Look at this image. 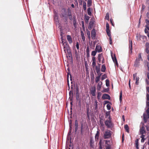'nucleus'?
Segmentation results:
<instances>
[{
	"label": "nucleus",
	"instance_id": "obj_1",
	"mask_svg": "<svg viewBox=\"0 0 149 149\" xmlns=\"http://www.w3.org/2000/svg\"><path fill=\"white\" fill-rule=\"evenodd\" d=\"M143 60L141 57V53H139L138 54V56L136 58L134 62V66L135 67H138L140 65V61H143Z\"/></svg>",
	"mask_w": 149,
	"mask_h": 149
},
{
	"label": "nucleus",
	"instance_id": "obj_2",
	"mask_svg": "<svg viewBox=\"0 0 149 149\" xmlns=\"http://www.w3.org/2000/svg\"><path fill=\"white\" fill-rule=\"evenodd\" d=\"M109 120H107L104 122L105 125L108 128H112L113 126V124L111 120L110 117H109Z\"/></svg>",
	"mask_w": 149,
	"mask_h": 149
},
{
	"label": "nucleus",
	"instance_id": "obj_3",
	"mask_svg": "<svg viewBox=\"0 0 149 149\" xmlns=\"http://www.w3.org/2000/svg\"><path fill=\"white\" fill-rule=\"evenodd\" d=\"M61 16L62 17H64L65 19L67 20L68 17V11H66L65 8H63L61 10Z\"/></svg>",
	"mask_w": 149,
	"mask_h": 149
},
{
	"label": "nucleus",
	"instance_id": "obj_4",
	"mask_svg": "<svg viewBox=\"0 0 149 149\" xmlns=\"http://www.w3.org/2000/svg\"><path fill=\"white\" fill-rule=\"evenodd\" d=\"M111 136V131L108 130L105 132L104 134V139H109Z\"/></svg>",
	"mask_w": 149,
	"mask_h": 149
},
{
	"label": "nucleus",
	"instance_id": "obj_5",
	"mask_svg": "<svg viewBox=\"0 0 149 149\" xmlns=\"http://www.w3.org/2000/svg\"><path fill=\"white\" fill-rule=\"evenodd\" d=\"M137 73H135L133 75V80H136V84L137 85L139 83V77L137 76Z\"/></svg>",
	"mask_w": 149,
	"mask_h": 149
},
{
	"label": "nucleus",
	"instance_id": "obj_6",
	"mask_svg": "<svg viewBox=\"0 0 149 149\" xmlns=\"http://www.w3.org/2000/svg\"><path fill=\"white\" fill-rule=\"evenodd\" d=\"M96 88L95 87H92L90 91V94H91L93 96H95Z\"/></svg>",
	"mask_w": 149,
	"mask_h": 149
},
{
	"label": "nucleus",
	"instance_id": "obj_7",
	"mask_svg": "<svg viewBox=\"0 0 149 149\" xmlns=\"http://www.w3.org/2000/svg\"><path fill=\"white\" fill-rule=\"evenodd\" d=\"M94 101L93 102V107L94 109L97 111L98 108L97 103H98V102H97V100L96 99H94Z\"/></svg>",
	"mask_w": 149,
	"mask_h": 149
},
{
	"label": "nucleus",
	"instance_id": "obj_8",
	"mask_svg": "<svg viewBox=\"0 0 149 149\" xmlns=\"http://www.w3.org/2000/svg\"><path fill=\"white\" fill-rule=\"evenodd\" d=\"M98 59L99 63L101 62V61H102V63H104V59L102 54H99L98 56Z\"/></svg>",
	"mask_w": 149,
	"mask_h": 149
},
{
	"label": "nucleus",
	"instance_id": "obj_9",
	"mask_svg": "<svg viewBox=\"0 0 149 149\" xmlns=\"http://www.w3.org/2000/svg\"><path fill=\"white\" fill-rule=\"evenodd\" d=\"M68 16L69 17V19L72 20V13L71 10L70 8H68Z\"/></svg>",
	"mask_w": 149,
	"mask_h": 149
},
{
	"label": "nucleus",
	"instance_id": "obj_10",
	"mask_svg": "<svg viewBox=\"0 0 149 149\" xmlns=\"http://www.w3.org/2000/svg\"><path fill=\"white\" fill-rule=\"evenodd\" d=\"M102 98L104 100L108 99L110 100V97L109 95L107 94H104L102 96Z\"/></svg>",
	"mask_w": 149,
	"mask_h": 149
},
{
	"label": "nucleus",
	"instance_id": "obj_11",
	"mask_svg": "<svg viewBox=\"0 0 149 149\" xmlns=\"http://www.w3.org/2000/svg\"><path fill=\"white\" fill-rule=\"evenodd\" d=\"M54 20L55 21H58V14L56 11H54Z\"/></svg>",
	"mask_w": 149,
	"mask_h": 149
},
{
	"label": "nucleus",
	"instance_id": "obj_12",
	"mask_svg": "<svg viewBox=\"0 0 149 149\" xmlns=\"http://www.w3.org/2000/svg\"><path fill=\"white\" fill-rule=\"evenodd\" d=\"M91 34L92 39H94L96 36V32L95 29H93L92 30Z\"/></svg>",
	"mask_w": 149,
	"mask_h": 149
},
{
	"label": "nucleus",
	"instance_id": "obj_13",
	"mask_svg": "<svg viewBox=\"0 0 149 149\" xmlns=\"http://www.w3.org/2000/svg\"><path fill=\"white\" fill-rule=\"evenodd\" d=\"M95 50L98 52H100L102 51V48L100 45H97L95 48Z\"/></svg>",
	"mask_w": 149,
	"mask_h": 149
},
{
	"label": "nucleus",
	"instance_id": "obj_14",
	"mask_svg": "<svg viewBox=\"0 0 149 149\" xmlns=\"http://www.w3.org/2000/svg\"><path fill=\"white\" fill-rule=\"evenodd\" d=\"M67 38L70 44H71L72 43V39L70 36L69 35H67Z\"/></svg>",
	"mask_w": 149,
	"mask_h": 149
},
{
	"label": "nucleus",
	"instance_id": "obj_15",
	"mask_svg": "<svg viewBox=\"0 0 149 149\" xmlns=\"http://www.w3.org/2000/svg\"><path fill=\"white\" fill-rule=\"evenodd\" d=\"M111 57L112 59V60L113 62L115 63L116 64H118V63L117 61V60L116 58V57L115 56V54L114 55H112L111 54Z\"/></svg>",
	"mask_w": 149,
	"mask_h": 149
},
{
	"label": "nucleus",
	"instance_id": "obj_16",
	"mask_svg": "<svg viewBox=\"0 0 149 149\" xmlns=\"http://www.w3.org/2000/svg\"><path fill=\"white\" fill-rule=\"evenodd\" d=\"M146 52L147 54L149 53V43L148 42H146Z\"/></svg>",
	"mask_w": 149,
	"mask_h": 149
},
{
	"label": "nucleus",
	"instance_id": "obj_17",
	"mask_svg": "<svg viewBox=\"0 0 149 149\" xmlns=\"http://www.w3.org/2000/svg\"><path fill=\"white\" fill-rule=\"evenodd\" d=\"M102 85V82L100 81L98 83V85H97V89L98 90L100 91V89L101 88Z\"/></svg>",
	"mask_w": 149,
	"mask_h": 149
},
{
	"label": "nucleus",
	"instance_id": "obj_18",
	"mask_svg": "<svg viewBox=\"0 0 149 149\" xmlns=\"http://www.w3.org/2000/svg\"><path fill=\"white\" fill-rule=\"evenodd\" d=\"M100 130H97V133L95 134V140H97L98 139H99V137L100 135V132H99Z\"/></svg>",
	"mask_w": 149,
	"mask_h": 149
},
{
	"label": "nucleus",
	"instance_id": "obj_19",
	"mask_svg": "<svg viewBox=\"0 0 149 149\" xmlns=\"http://www.w3.org/2000/svg\"><path fill=\"white\" fill-rule=\"evenodd\" d=\"M94 141L92 139H91L90 140V144L91 148H93L94 145Z\"/></svg>",
	"mask_w": 149,
	"mask_h": 149
},
{
	"label": "nucleus",
	"instance_id": "obj_20",
	"mask_svg": "<svg viewBox=\"0 0 149 149\" xmlns=\"http://www.w3.org/2000/svg\"><path fill=\"white\" fill-rule=\"evenodd\" d=\"M99 123L100 126L102 127L104 129V125L103 122V119L101 118L100 120Z\"/></svg>",
	"mask_w": 149,
	"mask_h": 149
},
{
	"label": "nucleus",
	"instance_id": "obj_21",
	"mask_svg": "<svg viewBox=\"0 0 149 149\" xmlns=\"http://www.w3.org/2000/svg\"><path fill=\"white\" fill-rule=\"evenodd\" d=\"M146 132L144 128L143 127H142L140 129V133L141 134H143Z\"/></svg>",
	"mask_w": 149,
	"mask_h": 149
},
{
	"label": "nucleus",
	"instance_id": "obj_22",
	"mask_svg": "<svg viewBox=\"0 0 149 149\" xmlns=\"http://www.w3.org/2000/svg\"><path fill=\"white\" fill-rule=\"evenodd\" d=\"M106 67L105 65L104 64L102 65L101 69V71L102 72H104L106 71Z\"/></svg>",
	"mask_w": 149,
	"mask_h": 149
},
{
	"label": "nucleus",
	"instance_id": "obj_23",
	"mask_svg": "<svg viewBox=\"0 0 149 149\" xmlns=\"http://www.w3.org/2000/svg\"><path fill=\"white\" fill-rule=\"evenodd\" d=\"M89 18L90 17L86 15L85 16V20L86 23L88 24Z\"/></svg>",
	"mask_w": 149,
	"mask_h": 149
},
{
	"label": "nucleus",
	"instance_id": "obj_24",
	"mask_svg": "<svg viewBox=\"0 0 149 149\" xmlns=\"http://www.w3.org/2000/svg\"><path fill=\"white\" fill-rule=\"evenodd\" d=\"M73 25L75 28H76L77 26V24L75 19V17L74 16L73 17Z\"/></svg>",
	"mask_w": 149,
	"mask_h": 149
},
{
	"label": "nucleus",
	"instance_id": "obj_25",
	"mask_svg": "<svg viewBox=\"0 0 149 149\" xmlns=\"http://www.w3.org/2000/svg\"><path fill=\"white\" fill-rule=\"evenodd\" d=\"M93 25V23L92 22H91L89 23V25L88 27L89 29H91L92 28Z\"/></svg>",
	"mask_w": 149,
	"mask_h": 149
},
{
	"label": "nucleus",
	"instance_id": "obj_26",
	"mask_svg": "<svg viewBox=\"0 0 149 149\" xmlns=\"http://www.w3.org/2000/svg\"><path fill=\"white\" fill-rule=\"evenodd\" d=\"M124 128L126 130V131L127 132L129 133V126H128V125H125Z\"/></svg>",
	"mask_w": 149,
	"mask_h": 149
},
{
	"label": "nucleus",
	"instance_id": "obj_27",
	"mask_svg": "<svg viewBox=\"0 0 149 149\" xmlns=\"http://www.w3.org/2000/svg\"><path fill=\"white\" fill-rule=\"evenodd\" d=\"M98 64L99 65H98L95 66V69H96V72L100 71V64Z\"/></svg>",
	"mask_w": 149,
	"mask_h": 149
},
{
	"label": "nucleus",
	"instance_id": "obj_28",
	"mask_svg": "<svg viewBox=\"0 0 149 149\" xmlns=\"http://www.w3.org/2000/svg\"><path fill=\"white\" fill-rule=\"evenodd\" d=\"M87 13L88 15H91L92 14L91 12V10L90 8H89L87 9Z\"/></svg>",
	"mask_w": 149,
	"mask_h": 149
},
{
	"label": "nucleus",
	"instance_id": "obj_29",
	"mask_svg": "<svg viewBox=\"0 0 149 149\" xmlns=\"http://www.w3.org/2000/svg\"><path fill=\"white\" fill-rule=\"evenodd\" d=\"M92 4V0H88L87 1V6L88 7L90 6Z\"/></svg>",
	"mask_w": 149,
	"mask_h": 149
},
{
	"label": "nucleus",
	"instance_id": "obj_30",
	"mask_svg": "<svg viewBox=\"0 0 149 149\" xmlns=\"http://www.w3.org/2000/svg\"><path fill=\"white\" fill-rule=\"evenodd\" d=\"M86 31L87 35L88 36V37L89 39H90L91 38L90 31H89L87 29L86 30Z\"/></svg>",
	"mask_w": 149,
	"mask_h": 149
},
{
	"label": "nucleus",
	"instance_id": "obj_31",
	"mask_svg": "<svg viewBox=\"0 0 149 149\" xmlns=\"http://www.w3.org/2000/svg\"><path fill=\"white\" fill-rule=\"evenodd\" d=\"M70 74V79L71 80H72V76L71 74H70V72L68 70V74L67 75V80L68 81V77H69V75Z\"/></svg>",
	"mask_w": 149,
	"mask_h": 149
},
{
	"label": "nucleus",
	"instance_id": "obj_32",
	"mask_svg": "<svg viewBox=\"0 0 149 149\" xmlns=\"http://www.w3.org/2000/svg\"><path fill=\"white\" fill-rule=\"evenodd\" d=\"M83 9H84V11L86 10V3L85 2H83Z\"/></svg>",
	"mask_w": 149,
	"mask_h": 149
},
{
	"label": "nucleus",
	"instance_id": "obj_33",
	"mask_svg": "<svg viewBox=\"0 0 149 149\" xmlns=\"http://www.w3.org/2000/svg\"><path fill=\"white\" fill-rule=\"evenodd\" d=\"M69 95H70V98L71 97L72 98L73 97V93L72 91H70L69 92Z\"/></svg>",
	"mask_w": 149,
	"mask_h": 149
},
{
	"label": "nucleus",
	"instance_id": "obj_34",
	"mask_svg": "<svg viewBox=\"0 0 149 149\" xmlns=\"http://www.w3.org/2000/svg\"><path fill=\"white\" fill-rule=\"evenodd\" d=\"M107 75L106 74H104L103 75L101 79L102 80H104V79L107 77Z\"/></svg>",
	"mask_w": 149,
	"mask_h": 149
},
{
	"label": "nucleus",
	"instance_id": "obj_35",
	"mask_svg": "<svg viewBox=\"0 0 149 149\" xmlns=\"http://www.w3.org/2000/svg\"><path fill=\"white\" fill-rule=\"evenodd\" d=\"M100 77H96L95 79V82L96 83H97L100 80Z\"/></svg>",
	"mask_w": 149,
	"mask_h": 149
},
{
	"label": "nucleus",
	"instance_id": "obj_36",
	"mask_svg": "<svg viewBox=\"0 0 149 149\" xmlns=\"http://www.w3.org/2000/svg\"><path fill=\"white\" fill-rule=\"evenodd\" d=\"M122 91H121L120 93V95L119 96V100L120 102H121L122 101Z\"/></svg>",
	"mask_w": 149,
	"mask_h": 149
},
{
	"label": "nucleus",
	"instance_id": "obj_37",
	"mask_svg": "<svg viewBox=\"0 0 149 149\" xmlns=\"http://www.w3.org/2000/svg\"><path fill=\"white\" fill-rule=\"evenodd\" d=\"M132 41H131V42H130V47H129V48L131 50V52H132Z\"/></svg>",
	"mask_w": 149,
	"mask_h": 149
},
{
	"label": "nucleus",
	"instance_id": "obj_38",
	"mask_svg": "<svg viewBox=\"0 0 149 149\" xmlns=\"http://www.w3.org/2000/svg\"><path fill=\"white\" fill-rule=\"evenodd\" d=\"M106 85L108 87L109 86V81L108 79H107L106 80Z\"/></svg>",
	"mask_w": 149,
	"mask_h": 149
},
{
	"label": "nucleus",
	"instance_id": "obj_39",
	"mask_svg": "<svg viewBox=\"0 0 149 149\" xmlns=\"http://www.w3.org/2000/svg\"><path fill=\"white\" fill-rule=\"evenodd\" d=\"M101 94H102L100 92H99L98 93L97 98L98 100L100 99V97L101 96Z\"/></svg>",
	"mask_w": 149,
	"mask_h": 149
},
{
	"label": "nucleus",
	"instance_id": "obj_40",
	"mask_svg": "<svg viewBox=\"0 0 149 149\" xmlns=\"http://www.w3.org/2000/svg\"><path fill=\"white\" fill-rule=\"evenodd\" d=\"M97 52L96 50L93 51L91 53V55L94 56H95L96 55Z\"/></svg>",
	"mask_w": 149,
	"mask_h": 149
},
{
	"label": "nucleus",
	"instance_id": "obj_41",
	"mask_svg": "<svg viewBox=\"0 0 149 149\" xmlns=\"http://www.w3.org/2000/svg\"><path fill=\"white\" fill-rule=\"evenodd\" d=\"M138 140L137 139L136 141V147L137 149H139L138 142Z\"/></svg>",
	"mask_w": 149,
	"mask_h": 149
},
{
	"label": "nucleus",
	"instance_id": "obj_42",
	"mask_svg": "<svg viewBox=\"0 0 149 149\" xmlns=\"http://www.w3.org/2000/svg\"><path fill=\"white\" fill-rule=\"evenodd\" d=\"M105 19L107 20H109V15L108 13H107L106 14V15L105 17Z\"/></svg>",
	"mask_w": 149,
	"mask_h": 149
},
{
	"label": "nucleus",
	"instance_id": "obj_43",
	"mask_svg": "<svg viewBox=\"0 0 149 149\" xmlns=\"http://www.w3.org/2000/svg\"><path fill=\"white\" fill-rule=\"evenodd\" d=\"M106 32H107V35H108V36H110L111 35V32H110V29L108 30H106Z\"/></svg>",
	"mask_w": 149,
	"mask_h": 149
},
{
	"label": "nucleus",
	"instance_id": "obj_44",
	"mask_svg": "<svg viewBox=\"0 0 149 149\" xmlns=\"http://www.w3.org/2000/svg\"><path fill=\"white\" fill-rule=\"evenodd\" d=\"M100 71H98L97 72H96L97 74V75H98V76H97V77H100L101 76V75H102V73H101L100 72Z\"/></svg>",
	"mask_w": 149,
	"mask_h": 149
},
{
	"label": "nucleus",
	"instance_id": "obj_45",
	"mask_svg": "<svg viewBox=\"0 0 149 149\" xmlns=\"http://www.w3.org/2000/svg\"><path fill=\"white\" fill-rule=\"evenodd\" d=\"M99 148L102 149V146L101 140H100L99 143Z\"/></svg>",
	"mask_w": 149,
	"mask_h": 149
},
{
	"label": "nucleus",
	"instance_id": "obj_46",
	"mask_svg": "<svg viewBox=\"0 0 149 149\" xmlns=\"http://www.w3.org/2000/svg\"><path fill=\"white\" fill-rule=\"evenodd\" d=\"M106 30H109V24L107 22L106 23Z\"/></svg>",
	"mask_w": 149,
	"mask_h": 149
},
{
	"label": "nucleus",
	"instance_id": "obj_47",
	"mask_svg": "<svg viewBox=\"0 0 149 149\" xmlns=\"http://www.w3.org/2000/svg\"><path fill=\"white\" fill-rule=\"evenodd\" d=\"M75 127H78V122L77 120L75 121Z\"/></svg>",
	"mask_w": 149,
	"mask_h": 149
},
{
	"label": "nucleus",
	"instance_id": "obj_48",
	"mask_svg": "<svg viewBox=\"0 0 149 149\" xmlns=\"http://www.w3.org/2000/svg\"><path fill=\"white\" fill-rule=\"evenodd\" d=\"M110 111H107L106 113L105 116L107 117L108 116L109 117H110Z\"/></svg>",
	"mask_w": 149,
	"mask_h": 149
},
{
	"label": "nucleus",
	"instance_id": "obj_49",
	"mask_svg": "<svg viewBox=\"0 0 149 149\" xmlns=\"http://www.w3.org/2000/svg\"><path fill=\"white\" fill-rule=\"evenodd\" d=\"M146 112L148 116V118H149V108H148L146 110Z\"/></svg>",
	"mask_w": 149,
	"mask_h": 149
},
{
	"label": "nucleus",
	"instance_id": "obj_50",
	"mask_svg": "<svg viewBox=\"0 0 149 149\" xmlns=\"http://www.w3.org/2000/svg\"><path fill=\"white\" fill-rule=\"evenodd\" d=\"M69 126L70 127V130H71V129L72 128L71 126H72V120H69Z\"/></svg>",
	"mask_w": 149,
	"mask_h": 149
},
{
	"label": "nucleus",
	"instance_id": "obj_51",
	"mask_svg": "<svg viewBox=\"0 0 149 149\" xmlns=\"http://www.w3.org/2000/svg\"><path fill=\"white\" fill-rule=\"evenodd\" d=\"M107 107L108 110L110 109L111 107L110 105L109 104H107Z\"/></svg>",
	"mask_w": 149,
	"mask_h": 149
},
{
	"label": "nucleus",
	"instance_id": "obj_52",
	"mask_svg": "<svg viewBox=\"0 0 149 149\" xmlns=\"http://www.w3.org/2000/svg\"><path fill=\"white\" fill-rule=\"evenodd\" d=\"M76 47L77 50L79 49V43L78 42H77L76 44Z\"/></svg>",
	"mask_w": 149,
	"mask_h": 149
},
{
	"label": "nucleus",
	"instance_id": "obj_53",
	"mask_svg": "<svg viewBox=\"0 0 149 149\" xmlns=\"http://www.w3.org/2000/svg\"><path fill=\"white\" fill-rule=\"evenodd\" d=\"M86 52L87 53H89L90 50L89 46H87L86 47Z\"/></svg>",
	"mask_w": 149,
	"mask_h": 149
},
{
	"label": "nucleus",
	"instance_id": "obj_54",
	"mask_svg": "<svg viewBox=\"0 0 149 149\" xmlns=\"http://www.w3.org/2000/svg\"><path fill=\"white\" fill-rule=\"evenodd\" d=\"M111 147L108 144L106 146V149H110Z\"/></svg>",
	"mask_w": 149,
	"mask_h": 149
},
{
	"label": "nucleus",
	"instance_id": "obj_55",
	"mask_svg": "<svg viewBox=\"0 0 149 149\" xmlns=\"http://www.w3.org/2000/svg\"><path fill=\"white\" fill-rule=\"evenodd\" d=\"M92 66L93 67L96 66V61H92Z\"/></svg>",
	"mask_w": 149,
	"mask_h": 149
},
{
	"label": "nucleus",
	"instance_id": "obj_56",
	"mask_svg": "<svg viewBox=\"0 0 149 149\" xmlns=\"http://www.w3.org/2000/svg\"><path fill=\"white\" fill-rule=\"evenodd\" d=\"M79 97V96L78 93H76V99L77 100H78Z\"/></svg>",
	"mask_w": 149,
	"mask_h": 149
},
{
	"label": "nucleus",
	"instance_id": "obj_57",
	"mask_svg": "<svg viewBox=\"0 0 149 149\" xmlns=\"http://www.w3.org/2000/svg\"><path fill=\"white\" fill-rule=\"evenodd\" d=\"M65 44H66V47H67V46H68V47L69 46L68 45V44H67V43L66 42H65V43L64 42V43L63 44V45H64V47H64V48H65V45H65Z\"/></svg>",
	"mask_w": 149,
	"mask_h": 149
},
{
	"label": "nucleus",
	"instance_id": "obj_58",
	"mask_svg": "<svg viewBox=\"0 0 149 149\" xmlns=\"http://www.w3.org/2000/svg\"><path fill=\"white\" fill-rule=\"evenodd\" d=\"M81 36H84V33L83 31L81 30Z\"/></svg>",
	"mask_w": 149,
	"mask_h": 149
},
{
	"label": "nucleus",
	"instance_id": "obj_59",
	"mask_svg": "<svg viewBox=\"0 0 149 149\" xmlns=\"http://www.w3.org/2000/svg\"><path fill=\"white\" fill-rule=\"evenodd\" d=\"M147 97V101H149V94H147L146 95Z\"/></svg>",
	"mask_w": 149,
	"mask_h": 149
},
{
	"label": "nucleus",
	"instance_id": "obj_60",
	"mask_svg": "<svg viewBox=\"0 0 149 149\" xmlns=\"http://www.w3.org/2000/svg\"><path fill=\"white\" fill-rule=\"evenodd\" d=\"M81 38L83 40V41H85V37L84 36H81Z\"/></svg>",
	"mask_w": 149,
	"mask_h": 149
},
{
	"label": "nucleus",
	"instance_id": "obj_61",
	"mask_svg": "<svg viewBox=\"0 0 149 149\" xmlns=\"http://www.w3.org/2000/svg\"><path fill=\"white\" fill-rule=\"evenodd\" d=\"M146 129L148 131H149V125H147L146 126Z\"/></svg>",
	"mask_w": 149,
	"mask_h": 149
},
{
	"label": "nucleus",
	"instance_id": "obj_62",
	"mask_svg": "<svg viewBox=\"0 0 149 149\" xmlns=\"http://www.w3.org/2000/svg\"><path fill=\"white\" fill-rule=\"evenodd\" d=\"M146 106L148 107V108H149V102H146Z\"/></svg>",
	"mask_w": 149,
	"mask_h": 149
},
{
	"label": "nucleus",
	"instance_id": "obj_63",
	"mask_svg": "<svg viewBox=\"0 0 149 149\" xmlns=\"http://www.w3.org/2000/svg\"><path fill=\"white\" fill-rule=\"evenodd\" d=\"M78 127H75V132H77L78 130Z\"/></svg>",
	"mask_w": 149,
	"mask_h": 149
},
{
	"label": "nucleus",
	"instance_id": "obj_64",
	"mask_svg": "<svg viewBox=\"0 0 149 149\" xmlns=\"http://www.w3.org/2000/svg\"><path fill=\"white\" fill-rule=\"evenodd\" d=\"M82 29H83V31H85V27L84 25H82Z\"/></svg>",
	"mask_w": 149,
	"mask_h": 149
}]
</instances>
